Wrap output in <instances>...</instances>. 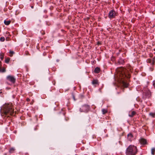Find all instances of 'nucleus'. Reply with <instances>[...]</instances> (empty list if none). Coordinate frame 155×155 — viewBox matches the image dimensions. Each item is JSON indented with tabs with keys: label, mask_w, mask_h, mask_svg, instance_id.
Masks as SVG:
<instances>
[{
	"label": "nucleus",
	"mask_w": 155,
	"mask_h": 155,
	"mask_svg": "<svg viewBox=\"0 0 155 155\" xmlns=\"http://www.w3.org/2000/svg\"><path fill=\"white\" fill-rule=\"evenodd\" d=\"M136 114V113L135 111H132L129 114V117H132L134 115H135Z\"/></svg>",
	"instance_id": "nucleus-11"
},
{
	"label": "nucleus",
	"mask_w": 155,
	"mask_h": 155,
	"mask_svg": "<svg viewBox=\"0 0 155 155\" xmlns=\"http://www.w3.org/2000/svg\"><path fill=\"white\" fill-rule=\"evenodd\" d=\"M90 109V106L88 105H84L80 108V110L81 112H87Z\"/></svg>",
	"instance_id": "nucleus-4"
},
{
	"label": "nucleus",
	"mask_w": 155,
	"mask_h": 155,
	"mask_svg": "<svg viewBox=\"0 0 155 155\" xmlns=\"http://www.w3.org/2000/svg\"><path fill=\"white\" fill-rule=\"evenodd\" d=\"M31 8H34L33 6H31Z\"/></svg>",
	"instance_id": "nucleus-30"
},
{
	"label": "nucleus",
	"mask_w": 155,
	"mask_h": 155,
	"mask_svg": "<svg viewBox=\"0 0 155 155\" xmlns=\"http://www.w3.org/2000/svg\"><path fill=\"white\" fill-rule=\"evenodd\" d=\"M14 110V107L12 104L5 103L2 108L1 112L6 115H12Z\"/></svg>",
	"instance_id": "nucleus-1"
},
{
	"label": "nucleus",
	"mask_w": 155,
	"mask_h": 155,
	"mask_svg": "<svg viewBox=\"0 0 155 155\" xmlns=\"http://www.w3.org/2000/svg\"><path fill=\"white\" fill-rule=\"evenodd\" d=\"M139 140V142L141 145H144L148 144L147 140L143 138H141Z\"/></svg>",
	"instance_id": "nucleus-7"
},
{
	"label": "nucleus",
	"mask_w": 155,
	"mask_h": 155,
	"mask_svg": "<svg viewBox=\"0 0 155 155\" xmlns=\"http://www.w3.org/2000/svg\"><path fill=\"white\" fill-rule=\"evenodd\" d=\"M5 39L4 37H1L0 38V40L1 41H5Z\"/></svg>",
	"instance_id": "nucleus-24"
},
{
	"label": "nucleus",
	"mask_w": 155,
	"mask_h": 155,
	"mask_svg": "<svg viewBox=\"0 0 155 155\" xmlns=\"http://www.w3.org/2000/svg\"><path fill=\"white\" fill-rule=\"evenodd\" d=\"M5 155H6V154H5Z\"/></svg>",
	"instance_id": "nucleus-35"
},
{
	"label": "nucleus",
	"mask_w": 155,
	"mask_h": 155,
	"mask_svg": "<svg viewBox=\"0 0 155 155\" xmlns=\"http://www.w3.org/2000/svg\"><path fill=\"white\" fill-rule=\"evenodd\" d=\"M66 120H67L66 119Z\"/></svg>",
	"instance_id": "nucleus-34"
},
{
	"label": "nucleus",
	"mask_w": 155,
	"mask_h": 155,
	"mask_svg": "<svg viewBox=\"0 0 155 155\" xmlns=\"http://www.w3.org/2000/svg\"><path fill=\"white\" fill-rule=\"evenodd\" d=\"M11 22V21L10 20L8 21H4V23L5 25H8L10 24Z\"/></svg>",
	"instance_id": "nucleus-16"
},
{
	"label": "nucleus",
	"mask_w": 155,
	"mask_h": 155,
	"mask_svg": "<svg viewBox=\"0 0 155 155\" xmlns=\"http://www.w3.org/2000/svg\"><path fill=\"white\" fill-rule=\"evenodd\" d=\"M126 70L125 69H124L122 71L120 72L119 78L120 79H121V82L122 83L123 86L125 87H127L128 86V84L124 80L126 78L129 79L130 77V73H125Z\"/></svg>",
	"instance_id": "nucleus-2"
},
{
	"label": "nucleus",
	"mask_w": 155,
	"mask_h": 155,
	"mask_svg": "<svg viewBox=\"0 0 155 155\" xmlns=\"http://www.w3.org/2000/svg\"><path fill=\"white\" fill-rule=\"evenodd\" d=\"M102 114H105L107 112V110L106 109H103L102 110Z\"/></svg>",
	"instance_id": "nucleus-18"
},
{
	"label": "nucleus",
	"mask_w": 155,
	"mask_h": 155,
	"mask_svg": "<svg viewBox=\"0 0 155 155\" xmlns=\"http://www.w3.org/2000/svg\"><path fill=\"white\" fill-rule=\"evenodd\" d=\"M153 85L154 87L155 88V81H153Z\"/></svg>",
	"instance_id": "nucleus-25"
},
{
	"label": "nucleus",
	"mask_w": 155,
	"mask_h": 155,
	"mask_svg": "<svg viewBox=\"0 0 155 155\" xmlns=\"http://www.w3.org/2000/svg\"><path fill=\"white\" fill-rule=\"evenodd\" d=\"M52 83H53V84H54V85H55V83H56V82H55V81H52Z\"/></svg>",
	"instance_id": "nucleus-26"
},
{
	"label": "nucleus",
	"mask_w": 155,
	"mask_h": 155,
	"mask_svg": "<svg viewBox=\"0 0 155 155\" xmlns=\"http://www.w3.org/2000/svg\"><path fill=\"white\" fill-rule=\"evenodd\" d=\"M26 100L27 101H30V99L29 98H28L26 99Z\"/></svg>",
	"instance_id": "nucleus-27"
},
{
	"label": "nucleus",
	"mask_w": 155,
	"mask_h": 155,
	"mask_svg": "<svg viewBox=\"0 0 155 155\" xmlns=\"http://www.w3.org/2000/svg\"><path fill=\"white\" fill-rule=\"evenodd\" d=\"M92 83L93 85H95L96 84H97L98 85L99 84V83L98 82V80L97 79H94L93 80L92 82Z\"/></svg>",
	"instance_id": "nucleus-10"
},
{
	"label": "nucleus",
	"mask_w": 155,
	"mask_h": 155,
	"mask_svg": "<svg viewBox=\"0 0 155 155\" xmlns=\"http://www.w3.org/2000/svg\"><path fill=\"white\" fill-rule=\"evenodd\" d=\"M147 62L148 63H151L152 65H153L154 63V60L152 61V60L150 59H148L147 60Z\"/></svg>",
	"instance_id": "nucleus-12"
},
{
	"label": "nucleus",
	"mask_w": 155,
	"mask_h": 155,
	"mask_svg": "<svg viewBox=\"0 0 155 155\" xmlns=\"http://www.w3.org/2000/svg\"><path fill=\"white\" fill-rule=\"evenodd\" d=\"M115 16V12L113 10L110 11L109 13V17L110 18H114Z\"/></svg>",
	"instance_id": "nucleus-8"
},
{
	"label": "nucleus",
	"mask_w": 155,
	"mask_h": 155,
	"mask_svg": "<svg viewBox=\"0 0 155 155\" xmlns=\"http://www.w3.org/2000/svg\"><path fill=\"white\" fill-rule=\"evenodd\" d=\"M2 93V92H0V94H1Z\"/></svg>",
	"instance_id": "nucleus-32"
},
{
	"label": "nucleus",
	"mask_w": 155,
	"mask_h": 155,
	"mask_svg": "<svg viewBox=\"0 0 155 155\" xmlns=\"http://www.w3.org/2000/svg\"><path fill=\"white\" fill-rule=\"evenodd\" d=\"M151 70V71H153V69L152 68H150Z\"/></svg>",
	"instance_id": "nucleus-29"
},
{
	"label": "nucleus",
	"mask_w": 155,
	"mask_h": 155,
	"mask_svg": "<svg viewBox=\"0 0 155 155\" xmlns=\"http://www.w3.org/2000/svg\"><path fill=\"white\" fill-rule=\"evenodd\" d=\"M133 136L131 133H130L127 135V139L130 141H131L133 139Z\"/></svg>",
	"instance_id": "nucleus-9"
},
{
	"label": "nucleus",
	"mask_w": 155,
	"mask_h": 155,
	"mask_svg": "<svg viewBox=\"0 0 155 155\" xmlns=\"http://www.w3.org/2000/svg\"><path fill=\"white\" fill-rule=\"evenodd\" d=\"M5 62L6 63H8L9 61L10 60V58L8 57V58H5Z\"/></svg>",
	"instance_id": "nucleus-15"
},
{
	"label": "nucleus",
	"mask_w": 155,
	"mask_h": 155,
	"mask_svg": "<svg viewBox=\"0 0 155 155\" xmlns=\"http://www.w3.org/2000/svg\"><path fill=\"white\" fill-rule=\"evenodd\" d=\"M151 153L152 155H154L155 154V148H152L151 149Z\"/></svg>",
	"instance_id": "nucleus-22"
},
{
	"label": "nucleus",
	"mask_w": 155,
	"mask_h": 155,
	"mask_svg": "<svg viewBox=\"0 0 155 155\" xmlns=\"http://www.w3.org/2000/svg\"><path fill=\"white\" fill-rule=\"evenodd\" d=\"M15 149L13 148H10L9 150V152L10 153H13L15 151Z\"/></svg>",
	"instance_id": "nucleus-21"
},
{
	"label": "nucleus",
	"mask_w": 155,
	"mask_h": 155,
	"mask_svg": "<svg viewBox=\"0 0 155 155\" xmlns=\"http://www.w3.org/2000/svg\"><path fill=\"white\" fill-rule=\"evenodd\" d=\"M143 97L145 98H149L151 96V93L150 91L148 90L147 89L146 90H144L143 92Z\"/></svg>",
	"instance_id": "nucleus-5"
},
{
	"label": "nucleus",
	"mask_w": 155,
	"mask_h": 155,
	"mask_svg": "<svg viewBox=\"0 0 155 155\" xmlns=\"http://www.w3.org/2000/svg\"><path fill=\"white\" fill-rule=\"evenodd\" d=\"M15 53V52L12 51L10 50L9 51L10 54L9 55L10 57H12L13 54Z\"/></svg>",
	"instance_id": "nucleus-20"
},
{
	"label": "nucleus",
	"mask_w": 155,
	"mask_h": 155,
	"mask_svg": "<svg viewBox=\"0 0 155 155\" xmlns=\"http://www.w3.org/2000/svg\"><path fill=\"white\" fill-rule=\"evenodd\" d=\"M0 71L2 72H4L5 71V68H0Z\"/></svg>",
	"instance_id": "nucleus-17"
},
{
	"label": "nucleus",
	"mask_w": 155,
	"mask_h": 155,
	"mask_svg": "<svg viewBox=\"0 0 155 155\" xmlns=\"http://www.w3.org/2000/svg\"><path fill=\"white\" fill-rule=\"evenodd\" d=\"M137 152V147L133 145H130L127 148L125 154L126 155H136Z\"/></svg>",
	"instance_id": "nucleus-3"
},
{
	"label": "nucleus",
	"mask_w": 155,
	"mask_h": 155,
	"mask_svg": "<svg viewBox=\"0 0 155 155\" xmlns=\"http://www.w3.org/2000/svg\"><path fill=\"white\" fill-rule=\"evenodd\" d=\"M127 71L128 72H132L133 71V69L131 67H129L127 68Z\"/></svg>",
	"instance_id": "nucleus-14"
},
{
	"label": "nucleus",
	"mask_w": 155,
	"mask_h": 155,
	"mask_svg": "<svg viewBox=\"0 0 155 155\" xmlns=\"http://www.w3.org/2000/svg\"><path fill=\"white\" fill-rule=\"evenodd\" d=\"M42 35H44L45 34V32L43 31V32L42 33Z\"/></svg>",
	"instance_id": "nucleus-28"
},
{
	"label": "nucleus",
	"mask_w": 155,
	"mask_h": 155,
	"mask_svg": "<svg viewBox=\"0 0 155 155\" xmlns=\"http://www.w3.org/2000/svg\"><path fill=\"white\" fill-rule=\"evenodd\" d=\"M100 68L98 67H96L94 70V72L96 73H98L100 72Z\"/></svg>",
	"instance_id": "nucleus-13"
},
{
	"label": "nucleus",
	"mask_w": 155,
	"mask_h": 155,
	"mask_svg": "<svg viewBox=\"0 0 155 155\" xmlns=\"http://www.w3.org/2000/svg\"><path fill=\"white\" fill-rule=\"evenodd\" d=\"M7 80L10 81L12 84H15L16 81V79L12 76L8 75L6 77Z\"/></svg>",
	"instance_id": "nucleus-6"
},
{
	"label": "nucleus",
	"mask_w": 155,
	"mask_h": 155,
	"mask_svg": "<svg viewBox=\"0 0 155 155\" xmlns=\"http://www.w3.org/2000/svg\"><path fill=\"white\" fill-rule=\"evenodd\" d=\"M0 58L1 60H3L4 58V54L3 53H1L0 54Z\"/></svg>",
	"instance_id": "nucleus-19"
},
{
	"label": "nucleus",
	"mask_w": 155,
	"mask_h": 155,
	"mask_svg": "<svg viewBox=\"0 0 155 155\" xmlns=\"http://www.w3.org/2000/svg\"><path fill=\"white\" fill-rule=\"evenodd\" d=\"M6 10L4 9V11H6Z\"/></svg>",
	"instance_id": "nucleus-33"
},
{
	"label": "nucleus",
	"mask_w": 155,
	"mask_h": 155,
	"mask_svg": "<svg viewBox=\"0 0 155 155\" xmlns=\"http://www.w3.org/2000/svg\"><path fill=\"white\" fill-rule=\"evenodd\" d=\"M1 61H0V65H1Z\"/></svg>",
	"instance_id": "nucleus-31"
},
{
	"label": "nucleus",
	"mask_w": 155,
	"mask_h": 155,
	"mask_svg": "<svg viewBox=\"0 0 155 155\" xmlns=\"http://www.w3.org/2000/svg\"><path fill=\"white\" fill-rule=\"evenodd\" d=\"M149 115L152 117H154L155 116V113H150L149 114Z\"/></svg>",
	"instance_id": "nucleus-23"
}]
</instances>
